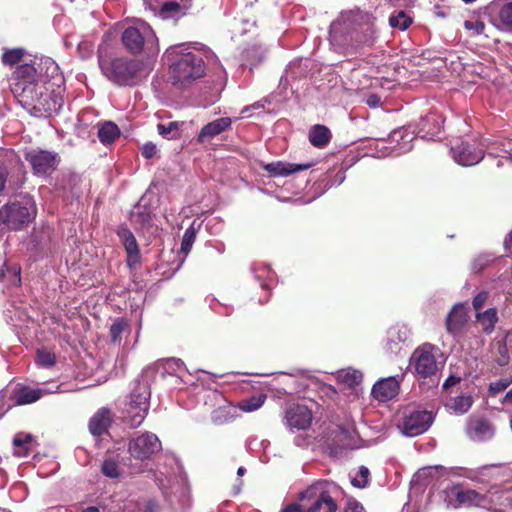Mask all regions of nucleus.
Returning <instances> with one entry per match:
<instances>
[{"instance_id":"50","label":"nucleus","mask_w":512,"mask_h":512,"mask_svg":"<svg viewBox=\"0 0 512 512\" xmlns=\"http://www.w3.org/2000/svg\"><path fill=\"white\" fill-rule=\"evenodd\" d=\"M142 207L138 206L136 211L132 212V221L145 225L150 221V214L147 211H141Z\"/></svg>"},{"instance_id":"42","label":"nucleus","mask_w":512,"mask_h":512,"mask_svg":"<svg viewBox=\"0 0 512 512\" xmlns=\"http://www.w3.org/2000/svg\"><path fill=\"white\" fill-rule=\"evenodd\" d=\"M179 123L176 121L169 122L167 125L159 124L158 132L161 136L168 139H174L179 136Z\"/></svg>"},{"instance_id":"63","label":"nucleus","mask_w":512,"mask_h":512,"mask_svg":"<svg viewBox=\"0 0 512 512\" xmlns=\"http://www.w3.org/2000/svg\"><path fill=\"white\" fill-rule=\"evenodd\" d=\"M459 381H460V378L455 377V376H450V377H448V378L446 379V381L444 382L443 387H444V388H448V387L454 386V385H456Z\"/></svg>"},{"instance_id":"47","label":"nucleus","mask_w":512,"mask_h":512,"mask_svg":"<svg viewBox=\"0 0 512 512\" xmlns=\"http://www.w3.org/2000/svg\"><path fill=\"white\" fill-rule=\"evenodd\" d=\"M127 324L124 320H116L110 328L111 339L114 343L120 341L121 334L125 330Z\"/></svg>"},{"instance_id":"5","label":"nucleus","mask_w":512,"mask_h":512,"mask_svg":"<svg viewBox=\"0 0 512 512\" xmlns=\"http://www.w3.org/2000/svg\"><path fill=\"white\" fill-rule=\"evenodd\" d=\"M123 46L131 54L141 52L156 55L159 51L158 38L147 23L138 21L135 25L124 29L121 37Z\"/></svg>"},{"instance_id":"4","label":"nucleus","mask_w":512,"mask_h":512,"mask_svg":"<svg viewBox=\"0 0 512 512\" xmlns=\"http://www.w3.org/2000/svg\"><path fill=\"white\" fill-rule=\"evenodd\" d=\"M167 55L174 60L170 66L173 79L179 83H188L204 75L205 65L202 57L186 44L171 46Z\"/></svg>"},{"instance_id":"7","label":"nucleus","mask_w":512,"mask_h":512,"mask_svg":"<svg viewBox=\"0 0 512 512\" xmlns=\"http://www.w3.org/2000/svg\"><path fill=\"white\" fill-rule=\"evenodd\" d=\"M338 490V486L333 482L318 481L301 494L302 504L314 503L318 507L324 504L326 512H337L335 496L338 494Z\"/></svg>"},{"instance_id":"58","label":"nucleus","mask_w":512,"mask_h":512,"mask_svg":"<svg viewBox=\"0 0 512 512\" xmlns=\"http://www.w3.org/2000/svg\"><path fill=\"white\" fill-rule=\"evenodd\" d=\"M302 508L305 512H326V507L324 504H321V506H316L313 504H302Z\"/></svg>"},{"instance_id":"48","label":"nucleus","mask_w":512,"mask_h":512,"mask_svg":"<svg viewBox=\"0 0 512 512\" xmlns=\"http://www.w3.org/2000/svg\"><path fill=\"white\" fill-rule=\"evenodd\" d=\"M369 470L368 468L361 466L359 469V476L352 479L351 483L353 486L363 488L368 483Z\"/></svg>"},{"instance_id":"64","label":"nucleus","mask_w":512,"mask_h":512,"mask_svg":"<svg viewBox=\"0 0 512 512\" xmlns=\"http://www.w3.org/2000/svg\"><path fill=\"white\" fill-rule=\"evenodd\" d=\"M299 507L296 504L288 505L286 508L282 510V512H298Z\"/></svg>"},{"instance_id":"36","label":"nucleus","mask_w":512,"mask_h":512,"mask_svg":"<svg viewBox=\"0 0 512 512\" xmlns=\"http://www.w3.org/2000/svg\"><path fill=\"white\" fill-rule=\"evenodd\" d=\"M235 412L236 410L231 405L226 404L213 410L211 418L215 424L221 425L232 421Z\"/></svg>"},{"instance_id":"22","label":"nucleus","mask_w":512,"mask_h":512,"mask_svg":"<svg viewBox=\"0 0 512 512\" xmlns=\"http://www.w3.org/2000/svg\"><path fill=\"white\" fill-rule=\"evenodd\" d=\"M231 124L232 120L229 117H222L209 122L200 130L197 141L199 143L209 142L217 135L229 129Z\"/></svg>"},{"instance_id":"21","label":"nucleus","mask_w":512,"mask_h":512,"mask_svg":"<svg viewBox=\"0 0 512 512\" xmlns=\"http://www.w3.org/2000/svg\"><path fill=\"white\" fill-rule=\"evenodd\" d=\"M467 434L473 441H486L494 435L492 425L483 418H471L467 424Z\"/></svg>"},{"instance_id":"52","label":"nucleus","mask_w":512,"mask_h":512,"mask_svg":"<svg viewBox=\"0 0 512 512\" xmlns=\"http://www.w3.org/2000/svg\"><path fill=\"white\" fill-rule=\"evenodd\" d=\"M488 298V294L487 292H480L478 293L474 299H473V302H472V305H473V308L477 311V312H480V310L483 308L486 300Z\"/></svg>"},{"instance_id":"27","label":"nucleus","mask_w":512,"mask_h":512,"mask_svg":"<svg viewBox=\"0 0 512 512\" xmlns=\"http://www.w3.org/2000/svg\"><path fill=\"white\" fill-rule=\"evenodd\" d=\"M490 10L505 27H512V0H493Z\"/></svg>"},{"instance_id":"15","label":"nucleus","mask_w":512,"mask_h":512,"mask_svg":"<svg viewBox=\"0 0 512 512\" xmlns=\"http://www.w3.org/2000/svg\"><path fill=\"white\" fill-rule=\"evenodd\" d=\"M26 160L31 164L34 173L38 175H48L54 171L58 165V156L56 153L40 149H32L26 153Z\"/></svg>"},{"instance_id":"61","label":"nucleus","mask_w":512,"mask_h":512,"mask_svg":"<svg viewBox=\"0 0 512 512\" xmlns=\"http://www.w3.org/2000/svg\"><path fill=\"white\" fill-rule=\"evenodd\" d=\"M507 386V383H504V382H495V383H491L490 385V390L495 392V393H498L502 390H504Z\"/></svg>"},{"instance_id":"43","label":"nucleus","mask_w":512,"mask_h":512,"mask_svg":"<svg viewBox=\"0 0 512 512\" xmlns=\"http://www.w3.org/2000/svg\"><path fill=\"white\" fill-rule=\"evenodd\" d=\"M262 55L263 51L261 50L260 47H253L251 49H247L243 53V57L246 61V64L251 66H254L258 62H260L262 59Z\"/></svg>"},{"instance_id":"44","label":"nucleus","mask_w":512,"mask_h":512,"mask_svg":"<svg viewBox=\"0 0 512 512\" xmlns=\"http://www.w3.org/2000/svg\"><path fill=\"white\" fill-rule=\"evenodd\" d=\"M195 238H196V232H195L194 228L189 227L185 231L183 238H182L181 252L187 254L191 250L192 245L195 241Z\"/></svg>"},{"instance_id":"57","label":"nucleus","mask_w":512,"mask_h":512,"mask_svg":"<svg viewBox=\"0 0 512 512\" xmlns=\"http://www.w3.org/2000/svg\"><path fill=\"white\" fill-rule=\"evenodd\" d=\"M465 27L469 30H475V32L477 34H481L483 33L484 31V28H485V25L483 22L481 21H476V22H472V21H465Z\"/></svg>"},{"instance_id":"28","label":"nucleus","mask_w":512,"mask_h":512,"mask_svg":"<svg viewBox=\"0 0 512 512\" xmlns=\"http://www.w3.org/2000/svg\"><path fill=\"white\" fill-rule=\"evenodd\" d=\"M47 391L43 389H32L29 387H18L13 391V400L18 405L30 404L39 400Z\"/></svg>"},{"instance_id":"33","label":"nucleus","mask_w":512,"mask_h":512,"mask_svg":"<svg viewBox=\"0 0 512 512\" xmlns=\"http://www.w3.org/2000/svg\"><path fill=\"white\" fill-rule=\"evenodd\" d=\"M164 370H166V368L160 361L147 366L141 374V381L143 384L139 385L138 387H147L149 390V384L156 379V375L158 373L164 376Z\"/></svg>"},{"instance_id":"35","label":"nucleus","mask_w":512,"mask_h":512,"mask_svg":"<svg viewBox=\"0 0 512 512\" xmlns=\"http://www.w3.org/2000/svg\"><path fill=\"white\" fill-rule=\"evenodd\" d=\"M473 400L470 395H459L450 400L447 407L457 414L466 413L472 406Z\"/></svg>"},{"instance_id":"54","label":"nucleus","mask_w":512,"mask_h":512,"mask_svg":"<svg viewBox=\"0 0 512 512\" xmlns=\"http://www.w3.org/2000/svg\"><path fill=\"white\" fill-rule=\"evenodd\" d=\"M78 50L83 58H87L93 52V45L89 41H82L78 44Z\"/></svg>"},{"instance_id":"41","label":"nucleus","mask_w":512,"mask_h":512,"mask_svg":"<svg viewBox=\"0 0 512 512\" xmlns=\"http://www.w3.org/2000/svg\"><path fill=\"white\" fill-rule=\"evenodd\" d=\"M412 20L403 11H400L397 15L390 16L389 23L391 27L405 30L409 27Z\"/></svg>"},{"instance_id":"46","label":"nucleus","mask_w":512,"mask_h":512,"mask_svg":"<svg viewBox=\"0 0 512 512\" xmlns=\"http://www.w3.org/2000/svg\"><path fill=\"white\" fill-rule=\"evenodd\" d=\"M23 56V51L21 49H12L6 51L2 55V60L5 64L14 65L18 63Z\"/></svg>"},{"instance_id":"9","label":"nucleus","mask_w":512,"mask_h":512,"mask_svg":"<svg viewBox=\"0 0 512 512\" xmlns=\"http://www.w3.org/2000/svg\"><path fill=\"white\" fill-rule=\"evenodd\" d=\"M149 398L150 391L147 387H137L130 394L123 411V419L130 427H138L145 419L149 408Z\"/></svg>"},{"instance_id":"3","label":"nucleus","mask_w":512,"mask_h":512,"mask_svg":"<svg viewBox=\"0 0 512 512\" xmlns=\"http://www.w3.org/2000/svg\"><path fill=\"white\" fill-rule=\"evenodd\" d=\"M18 100L35 117H49L57 113L63 105L60 91L51 85L18 86Z\"/></svg>"},{"instance_id":"45","label":"nucleus","mask_w":512,"mask_h":512,"mask_svg":"<svg viewBox=\"0 0 512 512\" xmlns=\"http://www.w3.org/2000/svg\"><path fill=\"white\" fill-rule=\"evenodd\" d=\"M36 362L42 367H51L55 364V355L46 350H40L37 353Z\"/></svg>"},{"instance_id":"60","label":"nucleus","mask_w":512,"mask_h":512,"mask_svg":"<svg viewBox=\"0 0 512 512\" xmlns=\"http://www.w3.org/2000/svg\"><path fill=\"white\" fill-rule=\"evenodd\" d=\"M504 246H505L507 255L512 258V231L505 238Z\"/></svg>"},{"instance_id":"39","label":"nucleus","mask_w":512,"mask_h":512,"mask_svg":"<svg viewBox=\"0 0 512 512\" xmlns=\"http://www.w3.org/2000/svg\"><path fill=\"white\" fill-rule=\"evenodd\" d=\"M338 378L345 385L353 387L362 381V373L358 370H345L339 373Z\"/></svg>"},{"instance_id":"10","label":"nucleus","mask_w":512,"mask_h":512,"mask_svg":"<svg viewBox=\"0 0 512 512\" xmlns=\"http://www.w3.org/2000/svg\"><path fill=\"white\" fill-rule=\"evenodd\" d=\"M440 349L430 343H424L419 346L411 356V363L416 373L422 377H432L439 369L437 356H440Z\"/></svg>"},{"instance_id":"19","label":"nucleus","mask_w":512,"mask_h":512,"mask_svg":"<svg viewBox=\"0 0 512 512\" xmlns=\"http://www.w3.org/2000/svg\"><path fill=\"white\" fill-rule=\"evenodd\" d=\"M117 235L119 236L125 250L127 253V263L129 267H134L140 262V252L138 248V244L136 238L132 234V232L126 227H119L117 230Z\"/></svg>"},{"instance_id":"38","label":"nucleus","mask_w":512,"mask_h":512,"mask_svg":"<svg viewBox=\"0 0 512 512\" xmlns=\"http://www.w3.org/2000/svg\"><path fill=\"white\" fill-rule=\"evenodd\" d=\"M266 395L260 394L258 396H252L249 399L242 400L239 403V408L244 412H253L258 410L265 402Z\"/></svg>"},{"instance_id":"62","label":"nucleus","mask_w":512,"mask_h":512,"mask_svg":"<svg viewBox=\"0 0 512 512\" xmlns=\"http://www.w3.org/2000/svg\"><path fill=\"white\" fill-rule=\"evenodd\" d=\"M264 105L261 103V102H256L250 106H246L242 109L241 111V114H246L248 113L250 110H255V109H260V108H263Z\"/></svg>"},{"instance_id":"49","label":"nucleus","mask_w":512,"mask_h":512,"mask_svg":"<svg viewBox=\"0 0 512 512\" xmlns=\"http://www.w3.org/2000/svg\"><path fill=\"white\" fill-rule=\"evenodd\" d=\"M442 469L440 466H430V467H424L416 473V477L419 480L425 481L428 477H432L439 473V470Z\"/></svg>"},{"instance_id":"18","label":"nucleus","mask_w":512,"mask_h":512,"mask_svg":"<svg viewBox=\"0 0 512 512\" xmlns=\"http://www.w3.org/2000/svg\"><path fill=\"white\" fill-rule=\"evenodd\" d=\"M468 322V312L464 304H455L445 319L446 330L449 334L458 336Z\"/></svg>"},{"instance_id":"32","label":"nucleus","mask_w":512,"mask_h":512,"mask_svg":"<svg viewBox=\"0 0 512 512\" xmlns=\"http://www.w3.org/2000/svg\"><path fill=\"white\" fill-rule=\"evenodd\" d=\"M330 131L322 125L314 126L309 132V140L315 147H324L330 140Z\"/></svg>"},{"instance_id":"53","label":"nucleus","mask_w":512,"mask_h":512,"mask_svg":"<svg viewBox=\"0 0 512 512\" xmlns=\"http://www.w3.org/2000/svg\"><path fill=\"white\" fill-rule=\"evenodd\" d=\"M157 153V147L154 143L152 142H147L143 145L142 147V155L146 158V159H151L153 158Z\"/></svg>"},{"instance_id":"1","label":"nucleus","mask_w":512,"mask_h":512,"mask_svg":"<svg viewBox=\"0 0 512 512\" xmlns=\"http://www.w3.org/2000/svg\"><path fill=\"white\" fill-rule=\"evenodd\" d=\"M329 36L338 50L371 46L377 38L374 19L359 9L343 12L332 22Z\"/></svg>"},{"instance_id":"30","label":"nucleus","mask_w":512,"mask_h":512,"mask_svg":"<svg viewBox=\"0 0 512 512\" xmlns=\"http://www.w3.org/2000/svg\"><path fill=\"white\" fill-rule=\"evenodd\" d=\"M33 436L26 433H18L13 439L14 455L17 457H27L32 448Z\"/></svg>"},{"instance_id":"12","label":"nucleus","mask_w":512,"mask_h":512,"mask_svg":"<svg viewBox=\"0 0 512 512\" xmlns=\"http://www.w3.org/2000/svg\"><path fill=\"white\" fill-rule=\"evenodd\" d=\"M192 0H144L147 8L156 12L162 19L180 18L191 6Z\"/></svg>"},{"instance_id":"8","label":"nucleus","mask_w":512,"mask_h":512,"mask_svg":"<svg viewBox=\"0 0 512 512\" xmlns=\"http://www.w3.org/2000/svg\"><path fill=\"white\" fill-rule=\"evenodd\" d=\"M444 502L447 508L457 509L459 507H488L492 498L472 489H465L459 486L444 491Z\"/></svg>"},{"instance_id":"14","label":"nucleus","mask_w":512,"mask_h":512,"mask_svg":"<svg viewBox=\"0 0 512 512\" xmlns=\"http://www.w3.org/2000/svg\"><path fill=\"white\" fill-rule=\"evenodd\" d=\"M311 410L302 404H290L284 413V425L290 430H306L312 423Z\"/></svg>"},{"instance_id":"16","label":"nucleus","mask_w":512,"mask_h":512,"mask_svg":"<svg viewBox=\"0 0 512 512\" xmlns=\"http://www.w3.org/2000/svg\"><path fill=\"white\" fill-rule=\"evenodd\" d=\"M451 154L454 161L462 166L476 165L484 158L482 149L463 141L452 145Z\"/></svg>"},{"instance_id":"51","label":"nucleus","mask_w":512,"mask_h":512,"mask_svg":"<svg viewBox=\"0 0 512 512\" xmlns=\"http://www.w3.org/2000/svg\"><path fill=\"white\" fill-rule=\"evenodd\" d=\"M8 275L11 276L10 284L14 286L20 285L21 277H20V268L17 266L8 269L7 274H3V278H7Z\"/></svg>"},{"instance_id":"13","label":"nucleus","mask_w":512,"mask_h":512,"mask_svg":"<svg viewBox=\"0 0 512 512\" xmlns=\"http://www.w3.org/2000/svg\"><path fill=\"white\" fill-rule=\"evenodd\" d=\"M161 450V442L158 437L146 432L132 439L129 442L128 451L132 457L145 460Z\"/></svg>"},{"instance_id":"11","label":"nucleus","mask_w":512,"mask_h":512,"mask_svg":"<svg viewBox=\"0 0 512 512\" xmlns=\"http://www.w3.org/2000/svg\"><path fill=\"white\" fill-rule=\"evenodd\" d=\"M433 415L429 411L413 410L407 413L399 424L401 432L414 437L424 433L432 424Z\"/></svg>"},{"instance_id":"56","label":"nucleus","mask_w":512,"mask_h":512,"mask_svg":"<svg viewBox=\"0 0 512 512\" xmlns=\"http://www.w3.org/2000/svg\"><path fill=\"white\" fill-rule=\"evenodd\" d=\"M344 512H365L363 506L356 500H348Z\"/></svg>"},{"instance_id":"29","label":"nucleus","mask_w":512,"mask_h":512,"mask_svg":"<svg viewBox=\"0 0 512 512\" xmlns=\"http://www.w3.org/2000/svg\"><path fill=\"white\" fill-rule=\"evenodd\" d=\"M476 320L486 334H491L498 322V314L495 308H489L484 312H476Z\"/></svg>"},{"instance_id":"31","label":"nucleus","mask_w":512,"mask_h":512,"mask_svg":"<svg viewBox=\"0 0 512 512\" xmlns=\"http://www.w3.org/2000/svg\"><path fill=\"white\" fill-rule=\"evenodd\" d=\"M17 159L14 152L0 148V193L5 189L8 167Z\"/></svg>"},{"instance_id":"26","label":"nucleus","mask_w":512,"mask_h":512,"mask_svg":"<svg viewBox=\"0 0 512 512\" xmlns=\"http://www.w3.org/2000/svg\"><path fill=\"white\" fill-rule=\"evenodd\" d=\"M410 337V330L405 325H395L387 331V346L392 353L397 352L400 343H404Z\"/></svg>"},{"instance_id":"25","label":"nucleus","mask_w":512,"mask_h":512,"mask_svg":"<svg viewBox=\"0 0 512 512\" xmlns=\"http://www.w3.org/2000/svg\"><path fill=\"white\" fill-rule=\"evenodd\" d=\"M111 421L112 416L110 410L101 408L90 419L89 430L93 435H102L107 431Z\"/></svg>"},{"instance_id":"23","label":"nucleus","mask_w":512,"mask_h":512,"mask_svg":"<svg viewBox=\"0 0 512 512\" xmlns=\"http://www.w3.org/2000/svg\"><path fill=\"white\" fill-rule=\"evenodd\" d=\"M15 82L13 83L12 91L15 96L18 98V86H39L41 83L36 82V69L33 65L24 64L19 66L15 73Z\"/></svg>"},{"instance_id":"40","label":"nucleus","mask_w":512,"mask_h":512,"mask_svg":"<svg viewBox=\"0 0 512 512\" xmlns=\"http://www.w3.org/2000/svg\"><path fill=\"white\" fill-rule=\"evenodd\" d=\"M101 471L105 476L109 478H117L121 475L119 464L111 458L105 459L103 461Z\"/></svg>"},{"instance_id":"6","label":"nucleus","mask_w":512,"mask_h":512,"mask_svg":"<svg viewBox=\"0 0 512 512\" xmlns=\"http://www.w3.org/2000/svg\"><path fill=\"white\" fill-rule=\"evenodd\" d=\"M35 202L30 197L6 204L0 209V222L10 230L27 227L36 217Z\"/></svg>"},{"instance_id":"24","label":"nucleus","mask_w":512,"mask_h":512,"mask_svg":"<svg viewBox=\"0 0 512 512\" xmlns=\"http://www.w3.org/2000/svg\"><path fill=\"white\" fill-rule=\"evenodd\" d=\"M310 167H312V163L293 164L284 161H277L266 164L264 169L273 176L286 177L299 171L308 170Z\"/></svg>"},{"instance_id":"55","label":"nucleus","mask_w":512,"mask_h":512,"mask_svg":"<svg viewBox=\"0 0 512 512\" xmlns=\"http://www.w3.org/2000/svg\"><path fill=\"white\" fill-rule=\"evenodd\" d=\"M166 370H164V374L169 372L170 369L177 370L183 366V362L180 359L171 358L162 362Z\"/></svg>"},{"instance_id":"2","label":"nucleus","mask_w":512,"mask_h":512,"mask_svg":"<svg viewBox=\"0 0 512 512\" xmlns=\"http://www.w3.org/2000/svg\"><path fill=\"white\" fill-rule=\"evenodd\" d=\"M98 65L103 76L119 86L135 85L146 76L144 64L138 59L125 56L109 59L105 42L98 47Z\"/></svg>"},{"instance_id":"59","label":"nucleus","mask_w":512,"mask_h":512,"mask_svg":"<svg viewBox=\"0 0 512 512\" xmlns=\"http://www.w3.org/2000/svg\"><path fill=\"white\" fill-rule=\"evenodd\" d=\"M366 103L368 106H370L372 108H376L380 105L381 98L376 94H371L367 97Z\"/></svg>"},{"instance_id":"20","label":"nucleus","mask_w":512,"mask_h":512,"mask_svg":"<svg viewBox=\"0 0 512 512\" xmlns=\"http://www.w3.org/2000/svg\"><path fill=\"white\" fill-rule=\"evenodd\" d=\"M399 381L396 377H387L377 381L372 388L375 399L385 402L394 398L399 392Z\"/></svg>"},{"instance_id":"34","label":"nucleus","mask_w":512,"mask_h":512,"mask_svg":"<svg viewBox=\"0 0 512 512\" xmlns=\"http://www.w3.org/2000/svg\"><path fill=\"white\" fill-rule=\"evenodd\" d=\"M119 135V128L113 122H105L98 129V137L103 144L114 142Z\"/></svg>"},{"instance_id":"17","label":"nucleus","mask_w":512,"mask_h":512,"mask_svg":"<svg viewBox=\"0 0 512 512\" xmlns=\"http://www.w3.org/2000/svg\"><path fill=\"white\" fill-rule=\"evenodd\" d=\"M332 435L331 449L335 453L357 447V433L352 425L337 426Z\"/></svg>"},{"instance_id":"37","label":"nucleus","mask_w":512,"mask_h":512,"mask_svg":"<svg viewBox=\"0 0 512 512\" xmlns=\"http://www.w3.org/2000/svg\"><path fill=\"white\" fill-rule=\"evenodd\" d=\"M391 138L393 141H401L400 153H404L412 149L410 142L413 140V136L408 132L407 129L393 131Z\"/></svg>"}]
</instances>
